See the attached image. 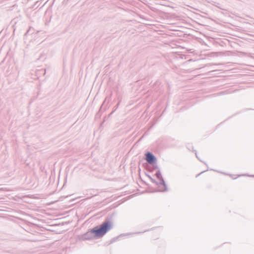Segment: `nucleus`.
<instances>
[{"label":"nucleus","mask_w":254,"mask_h":254,"mask_svg":"<svg viewBox=\"0 0 254 254\" xmlns=\"http://www.w3.org/2000/svg\"><path fill=\"white\" fill-rule=\"evenodd\" d=\"M155 176L159 180V182H158V187H160L161 186H163V189H161L160 191H161V192L167 191L168 188L167 185L162 176L161 171L159 169H158V171L156 172Z\"/></svg>","instance_id":"obj_2"},{"label":"nucleus","mask_w":254,"mask_h":254,"mask_svg":"<svg viewBox=\"0 0 254 254\" xmlns=\"http://www.w3.org/2000/svg\"><path fill=\"white\" fill-rule=\"evenodd\" d=\"M194 151H195V155H196V157L198 159H199L198 158V156H197V151H196V150H194Z\"/></svg>","instance_id":"obj_14"},{"label":"nucleus","mask_w":254,"mask_h":254,"mask_svg":"<svg viewBox=\"0 0 254 254\" xmlns=\"http://www.w3.org/2000/svg\"><path fill=\"white\" fill-rule=\"evenodd\" d=\"M147 176L150 180V181L156 185L158 186V182L156 181L154 179L152 178L150 175H147Z\"/></svg>","instance_id":"obj_5"},{"label":"nucleus","mask_w":254,"mask_h":254,"mask_svg":"<svg viewBox=\"0 0 254 254\" xmlns=\"http://www.w3.org/2000/svg\"><path fill=\"white\" fill-rule=\"evenodd\" d=\"M19 229H17V230L18 231H20V230H21V229H23L25 231H27V230H26V228H25L22 227V226H20V225L19 226Z\"/></svg>","instance_id":"obj_10"},{"label":"nucleus","mask_w":254,"mask_h":254,"mask_svg":"<svg viewBox=\"0 0 254 254\" xmlns=\"http://www.w3.org/2000/svg\"><path fill=\"white\" fill-rule=\"evenodd\" d=\"M152 165L153 166V170L159 169L158 167L156 164V162L155 163V164H154L153 165Z\"/></svg>","instance_id":"obj_8"},{"label":"nucleus","mask_w":254,"mask_h":254,"mask_svg":"<svg viewBox=\"0 0 254 254\" xmlns=\"http://www.w3.org/2000/svg\"><path fill=\"white\" fill-rule=\"evenodd\" d=\"M121 100H120L119 102L118 103V104L115 106L113 108V111L111 112V113L110 114V115H112L114 112H115L116 111V110L118 108L119 105H120V104L121 103Z\"/></svg>","instance_id":"obj_6"},{"label":"nucleus","mask_w":254,"mask_h":254,"mask_svg":"<svg viewBox=\"0 0 254 254\" xmlns=\"http://www.w3.org/2000/svg\"><path fill=\"white\" fill-rule=\"evenodd\" d=\"M118 239V237H114L112 238L110 241V243H113L115 242L116 241H117Z\"/></svg>","instance_id":"obj_7"},{"label":"nucleus","mask_w":254,"mask_h":254,"mask_svg":"<svg viewBox=\"0 0 254 254\" xmlns=\"http://www.w3.org/2000/svg\"><path fill=\"white\" fill-rule=\"evenodd\" d=\"M19 198L22 199V198H21V197H20L19 196H17V200H16V201H17V202H18V201H19V200H18V199H19Z\"/></svg>","instance_id":"obj_13"},{"label":"nucleus","mask_w":254,"mask_h":254,"mask_svg":"<svg viewBox=\"0 0 254 254\" xmlns=\"http://www.w3.org/2000/svg\"><path fill=\"white\" fill-rule=\"evenodd\" d=\"M112 215H108L104 222L99 226H97L80 236L82 240H90L94 238L103 237L113 227Z\"/></svg>","instance_id":"obj_1"},{"label":"nucleus","mask_w":254,"mask_h":254,"mask_svg":"<svg viewBox=\"0 0 254 254\" xmlns=\"http://www.w3.org/2000/svg\"><path fill=\"white\" fill-rule=\"evenodd\" d=\"M33 29L31 28H29V29L27 31V32L25 33V35H26L28 34L31 31H33Z\"/></svg>","instance_id":"obj_11"},{"label":"nucleus","mask_w":254,"mask_h":254,"mask_svg":"<svg viewBox=\"0 0 254 254\" xmlns=\"http://www.w3.org/2000/svg\"><path fill=\"white\" fill-rule=\"evenodd\" d=\"M21 211H18L17 210V214H21ZM16 218H17V220H21V218H20V217L18 216L17 215V217H16Z\"/></svg>","instance_id":"obj_9"},{"label":"nucleus","mask_w":254,"mask_h":254,"mask_svg":"<svg viewBox=\"0 0 254 254\" xmlns=\"http://www.w3.org/2000/svg\"><path fill=\"white\" fill-rule=\"evenodd\" d=\"M46 73V69L45 68H40L37 69L35 71L36 75L37 76V78H39L41 75H45Z\"/></svg>","instance_id":"obj_4"},{"label":"nucleus","mask_w":254,"mask_h":254,"mask_svg":"<svg viewBox=\"0 0 254 254\" xmlns=\"http://www.w3.org/2000/svg\"><path fill=\"white\" fill-rule=\"evenodd\" d=\"M11 9H8V10H11Z\"/></svg>","instance_id":"obj_16"},{"label":"nucleus","mask_w":254,"mask_h":254,"mask_svg":"<svg viewBox=\"0 0 254 254\" xmlns=\"http://www.w3.org/2000/svg\"><path fill=\"white\" fill-rule=\"evenodd\" d=\"M204 172H205V171H202L201 172V173H200L199 174H197L196 176V177H197L198 176H199L200 175H201V174H202L203 173H204Z\"/></svg>","instance_id":"obj_12"},{"label":"nucleus","mask_w":254,"mask_h":254,"mask_svg":"<svg viewBox=\"0 0 254 254\" xmlns=\"http://www.w3.org/2000/svg\"><path fill=\"white\" fill-rule=\"evenodd\" d=\"M160 190H157L156 191H160ZM154 191H153V192H154Z\"/></svg>","instance_id":"obj_15"},{"label":"nucleus","mask_w":254,"mask_h":254,"mask_svg":"<svg viewBox=\"0 0 254 254\" xmlns=\"http://www.w3.org/2000/svg\"><path fill=\"white\" fill-rule=\"evenodd\" d=\"M145 159L148 164L150 165H153L156 162L157 158L152 152L147 151L145 154Z\"/></svg>","instance_id":"obj_3"}]
</instances>
